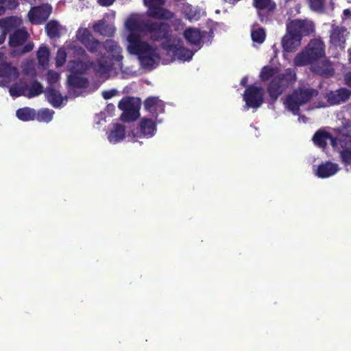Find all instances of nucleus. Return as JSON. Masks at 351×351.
I'll use <instances>...</instances> for the list:
<instances>
[{
	"label": "nucleus",
	"instance_id": "6",
	"mask_svg": "<svg viewBox=\"0 0 351 351\" xmlns=\"http://www.w3.org/2000/svg\"><path fill=\"white\" fill-rule=\"evenodd\" d=\"M243 100L247 108L257 109L264 102V90L261 86L250 85L243 94Z\"/></svg>",
	"mask_w": 351,
	"mask_h": 351
},
{
	"label": "nucleus",
	"instance_id": "50",
	"mask_svg": "<svg viewBox=\"0 0 351 351\" xmlns=\"http://www.w3.org/2000/svg\"><path fill=\"white\" fill-rule=\"evenodd\" d=\"M115 0H98V3L104 7H108L113 4Z\"/></svg>",
	"mask_w": 351,
	"mask_h": 351
},
{
	"label": "nucleus",
	"instance_id": "41",
	"mask_svg": "<svg viewBox=\"0 0 351 351\" xmlns=\"http://www.w3.org/2000/svg\"><path fill=\"white\" fill-rule=\"evenodd\" d=\"M49 50L45 47H40L37 51V58L39 64L44 65L49 62Z\"/></svg>",
	"mask_w": 351,
	"mask_h": 351
},
{
	"label": "nucleus",
	"instance_id": "40",
	"mask_svg": "<svg viewBox=\"0 0 351 351\" xmlns=\"http://www.w3.org/2000/svg\"><path fill=\"white\" fill-rule=\"evenodd\" d=\"M251 37L254 42L258 44L263 43L266 37L265 29L263 27H258L256 29H253L251 32Z\"/></svg>",
	"mask_w": 351,
	"mask_h": 351
},
{
	"label": "nucleus",
	"instance_id": "5",
	"mask_svg": "<svg viewBox=\"0 0 351 351\" xmlns=\"http://www.w3.org/2000/svg\"><path fill=\"white\" fill-rule=\"evenodd\" d=\"M118 107L123 111L120 119L123 122H132L140 117V101L132 97H123L119 102Z\"/></svg>",
	"mask_w": 351,
	"mask_h": 351
},
{
	"label": "nucleus",
	"instance_id": "58",
	"mask_svg": "<svg viewBox=\"0 0 351 351\" xmlns=\"http://www.w3.org/2000/svg\"><path fill=\"white\" fill-rule=\"evenodd\" d=\"M4 58V53L2 52H0V62L3 60Z\"/></svg>",
	"mask_w": 351,
	"mask_h": 351
},
{
	"label": "nucleus",
	"instance_id": "56",
	"mask_svg": "<svg viewBox=\"0 0 351 351\" xmlns=\"http://www.w3.org/2000/svg\"><path fill=\"white\" fill-rule=\"evenodd\" d=\"M258 14L261 21H262V22L264 21L265 16L262 14L261 10H258Z\"/></svg>",
	"mask_w": 351,
	"mask_h": 351
},
{
	"label": "nucleus",
	"instance_id": "47",
	"mask_svg": "<svg viewBox=\"0 0 351 351\" xmlns=\"http://www.w3.org/2000/svg\"><path fill=\"white\" fill-rule=\"evenodd\" d=\"M59 74L56 71L50 70L47 73V80L51 84L57 82V81L59 80Z\"/></svg>",
	"mask_w": 351,
	"mask_h": 351
},
{
	"label": "nucleus",
	"instance_id": "28",
	"mask_svg": "<svg viewBox=\"0 0 351 351\" xmlns=\"http://www.w3.org/2000/svg\"><path fill=\"white\" fill-rule=\"evenodd\" d=\"M346 28L337 26L334 27L330 35V43L336 47H341L346 41Z\"/></svg>",
	"mask_w": 351,
	"mask_h": 351
},
{
	"label": "nucleus",
	"instance_id": "43",
	"mask_svg": "<svg viewBox=\"0 0 351 351\" xmlns=\"http://www.w3.org/2000/svg\"><path fill=\"white\" fill-rule=\"evenodd\" d=\"M311 9L313 11L322 12L324 10L326 0H308Z\"/></svg>",
	"mask_w": 351,
	"mask_h": 351
},
{
	"label": "nucleus",
	"instance_id": "17",
	"mask_svg": "<svg viewBox=\"0 0 351 351\" xmlns=\"http://www.w3.org/2000/svg\"><path fill=\"white\" fill-rule=\"evenodd\" d=\"M311 65V71L318 75L330 77L333 76L335 71L331 62L328 60L318 61Z\"/></svg>",
	"mask_w": 351,
	"mask_h": 351
},
{
	"label": "nucleus",
	"instance_id": "15",
	"mask_svg": "<svg viewBox=\"0 0 351 351\" xmlns=\"http://www.w3.org/2000/svg\"><path fill=\"white\" fill-rule=\"evenodd\" d=\"M285 35L281 39V45L284 53H294L301 45V39L299 36L286 29Z\"/></svg>",
	"mask_w": 351,
	"mask_h": 351
},
{
	"label": "nucleus",
	"instance_id": "18",
	"mask_svg": "<svg viewBox=\"0 0 351 351\" xmlns=\"http://www.w3.org/2000/svg\"><path fill=\"white\" fill-rule=\"evenodd\" d=\"M351 96V91L346 88H340L335 91H330L326 98L331 105H337L347 101Z\"/></svg>",
	"mask_w": 351,
	"mask_h": 351
},
{
	"label": "nucleus",
	"instance_id": "11",
	"mask_svg": "<svg viewBox=\"0 0 351 351\" xmlns=\"http://www.w3.org/2000/svg\"><path fill=\"white\" fill-rule=\"evenodd\" d=\"M162 47L167 54L171 56L173 59L189 61L192 59L194 55L191 50L185 48L180 44L163 43H162Z\"/></svg>",
	"mask_w": 351,
	"mask_h": 351
},
{
	"label": "nucleus",
	"instance_id": "8",
	"mask_svg": "<svg viewBox=\"0 0 351 351\" xmlns=\"http://www.w3.org/2000/svg\"><path fill=\"white\" fill-rule=\"evenodd\" d=\"M286 29L299 36L302 40L303 36H309L315 32V25L311 21L296 19L287 23Z\"/></svg>",
	"mask_w": 351,
	"mask_h": 351
},
{
	"label": "nucleus",
	"instance_id": "35",
	"mask_svg": "<svg viewBox=\"0 0 351 351\" xmlns=\"http://www.w3.org/2000/svg\"><path fill=\"white\" fill-rule=\"evenodd\" d=\"M330 136V133L323 131H317L313 136V141L315 145L320 148H325L327 145L328 137Z\"/></svg>",
	"mask_w": 351,
	"mask_h": 351
},
{
	"label": "nucleus",
	"instance_id": "29",
	"mask_svg": "<svg viewBox=\"0 0 351 351\" xmlns=\"http://www.w3.org/2000/svg\"><path fill=\"white\" fill-rule=\"evenodd\" d=\"M46 97L50 104L54 108H59L63 101V98L59 91L53 87H47L46 89Z\"/></svg>",
	"mask_w": 351,
	"mask_h": 351
},
{
	"label": "nucleus",
	"instance_id": "51",
	"mask_svg": "<svg viewBox=\"0 0 351 351\" xmlns=\"http://www.w3.org/2000/svg\"><path fill=\"white\" fill-rule=\"evenodd\" d=\"M344 81L345 84L351 88V71L345 74Z\"/></svg>",
	"mask_w": 351,
	"mask_h": 351
},
{
	"label": "nucleus",
	"instance_id": "38",
	"mask_svg": "<svg viewBox=\"0 0 351 351\" xmlns=\"http://www.w3.org/2000/svg\"><path fill=\"white\" fill-rule=\"evenodd\" d=\"M54 112L52 110L48 108H43L36 112V120L40 122H50L53 116Z\"/></svg>",
	"mask_w": 351,
	"mask_h": 351
},
{
	"label": "nucleus",
	"instance_id": "30",
	"mask_svg": "<svg viewBox=\"0 0 351 351\" xmlns=\"http://www.w3.org/2000/svg\"><path fill=\"white\" fill-rule=\"evenodd\" d=\"M184 38L191 45H198L202 41V34L198 29L193 27L186 28L184 32Z\"/></svg>",
	"mask_w": 351,
	"mask_h": 351
},
{
	"label": "nucleus",
	"instance_id": "45",
	"mask_svg": "<svg viewBox=\"0 0 351 351\" xmlns=\"http://www.w3.org/2000/svg\"><path fill=\"white\" fill-rule=\"evenodd\" d=\"M71 49L73 50L75 56L82 58L84 60L89 58V56L86 53V50L81 46L72 45Z\"/></svg>",
	"mask_w": 351,
	"mask_h": 351
},
{
	"label": "nucleus",
	"instance_id": "25",
	"mask_svg": "<svg viewBox=\"0 0 351 351\" xmlns=\"http://www.w3.org/2000/svg\"><path fill=\"white\" fill-rule=\"evenodd\" d=\"M157 58L156 49L152 47L147 52L140 56L139 60L141 66L144 69H152Z\"/></svg>",
	"mask_w": 351,
	"mask_h": 351
},
{
	"label": "nucleus",
	"instance_id": "34",
	"mask_svg": "<svg viewBox=\"0 0 351 351\" xmlns=\"http://www.w3.org/2000/svg\"><path fill=\"white\" fill-rule=\"evenodd\" d=\"M28 88V85L26 82H23L21 80L19 82L13 84L9 89V93L11 96L14 97H19L20 96L27 97V94L26 90Z\"/></svg>",
	"mask_w": 351,
	"mask_h": 351
},
{
	"label": "nucleus",
	"instance_id": "9",
	"mask_svg": "<svg viewBox=\"0 0 351 351\" xmlns=\"http://www.w3.org/2000/svg\"><path fill=\"white\" fill-rule=\"evenodd\" d=\"M145 33H148L150 35L152 40L160 41L167 39L170 36L171 27L166 22H153L149 21Z\"/></svg>",
	"mask_w": 351,
	"mask_h": 351
},
{
	"label": "nucleus",
	"instance_id": "31",
	"mask_svg": "<svg viewBox=\"0 0 351 351\" xmlns=\"http://www.w3.org/2000/svg\"><path fill=\"white\" fill-rule=\"evenodd\" d=\"M48 37L51 39L60 37V25L56 20L48 21L45 27Z\"/></svg>",
	"mask_w": 351,
	"mask_h": 351
},
{
	"label": "nucleus",
	"instance_id": "55",
	"mask_svg": "<svg viewBox=\"0 0 351 351\" xmlns=\"http://www.w3.org/2000/svg\"><path fill=\"white\" fill-rule=\"evenodd\" d=\"M344 16L347 17L351 16V10L349 9H345L343 12Z\"/></svg>",
	"mask_w": 351,
	"mask_h": 351
},
{
	"label": "nucleus",
	"instance_id": "53",
	"mask_svg": "<svg viewBox=\"0 0 351 351\" xmlns=\"http://www.w3.org/2000/svg\"><path fill=\"white\" fill-rule=\"evenodd\" d=\"M6 38V35L3 32L0 35V45L3 43Z\"/></svg>",
	"mask_w": 351,
	"mask_h": 351
},
{
	"label": "nucleus",
	"instance_id": "59",
	"mask_svg": "<svg viewBox=\"0 0 351 351\" xmlns=\"http://www.w3.org/2000/svg\"><path fill=\"white\" fill-rule=\"evenodd\" d=\"M350 61L351 62V49L349 51Z\"/></svg>",
	"mask_w": 351,
	"mask_h": 351
},
{
	"label": "nucleus",
	"instance_id": "32",
	"mask_svg": "<svg viewBox=\"0 0 351 351\" xmlns=\"http://www.w3.org/2000/svg\"><path fill=\"white\" fill-rule=\"evenodd\" d=\"M67 82L70 86L78 88H86L89 84L86 77L79 76L75 73L68 76Z\"/></svg>",
	"mask_w": 351,
	"mask_h": 351
},
{
	"label": "nucleus",
	"instance_id": "46",
	"mask_svg": "<svg viewBox=\"0 0 351 351\" xmlns=\"http://www.w3.org/2000/svg\"><path fill=\"white\" fill-rule=\"evenodd\" d=\"M66 53L64 50L60 49H58L56 58V64L57 66H61L66 62Z\"/></svg>",
	"mask_w": 351,
	"mask_h": 351
},
{
	"label": "nucleus",
	"instance_id": "19",
	"mask_svg": "<svg viewBox=\"0 0 351 351\" xmlns=\"http://www.w3.org/2000/svg\"><path fill=\"white\" fill-rule=\"evenodd\" d=\"M339 157L341 163L351 167V139L345 138L339 141Z\"/></svg>",
	"mask_w": 351,
	"mask_h": 351
},
{
	"label": "nucleus",
	"instance_id": "49",
	"mask_svg": "<svg viewBox=\"0 0 351 351\" xmlns=\"http://www.w3.org/2000/svg\"><path fill=\"white\" fill-rule=\"evenodd\" d=\"M344 138H343V139ZM328 140L330 141V145L333 148L338 147V149H339V141L342 140V138H337L330 134V136L328 137Z\"/></svg>",
	"mask_w": 351,
	"mask_h": 351
},
{
	"label": "nucleus",
	"instance_id": "48",
	"mask_svg": "<svg viewBox=\"0 0 351 351\" xmlns=\"http://www.w3.org/2000/svg\"><path fill=\"white\" fill-rule=\"evenodd\" d=\"M117 93V90L116 89H111L109 90H104L101 95L105 99H110L115 96Z\"/></svg>",
	"mask_w": 351,
	"mask_h": 351
},
{
	"label": "nucleus",
	"instance_id": "27",
	"mask_svg": "<svg viewBox=\"0 0 351 351\" xmlns=\"http://www.w3.org/2000/svg\"><path fill=\"white\" fill-rule=\"evenodd\" d=\"M83 61L79 59L70 62L71 71L75 74H85L91 68V60L87 59Z\"/></svg>",
	"mask_w": 351,
	"mask_h": 351
},
{
	"label": "nucleus",
	"instance_id": "20",
	"mask_svg": "<svg viewBox=\"0 0 351 351\" xmlns=\"http://www.w3.org/2000/svg\"><path fill=\"white\" fill-rule=\"evenodd\" d=\"M338 170L337 164L326 161L317 167L316 175L320 178H326L335 175Z\"/></svg>",
	"mask_w": 351,
	"mask_h": 351
},
{
	"label": "nucleus",
	"instance_id": "44",
	"mask_svg": "<svg viewBox=\"0 0 351 351\" xmlns=\"http://www.w3.org/2000/svg\"><path fill=\"white\" fill-rule=\"evenodd\" d=\"M157 97H149L144 101V106L145 110L148 111L154 110V108L160 101Z\"/></svg>",
	"mask_w": 351,
	"mask_h": 351
},
{
	"label": "nucleus",
	"instance_id": "26",
	"mask_svg": "<svg viewBox=\"0 0 351 351\" xmlns=\"http://www.w3.org/2000/svg\"><path fill=\"white\" fill-rule=\"evenodd\" d=\"M104 49L112 55L117 61H121L123 58L121 55V48L117 42L112 40H106L103 43Z\"/></svg>",
	"mask_w": 351,
	"mask_h": 351
},
{
	"label": "nucleus",
	"instance_id": "57",
	"mask_svg": "<svg viewBox=\"0 0 351 351\" xmlns=\"http://www.w3.org/2000/svg\"><path fill=\"white\" fill-rule=\"evenodd\" d=\"M5 12V8L3 6H0V16L3 15Z\"/></svg>",
	"mask_w": 351,
	"mask_h": 351
},
{
	"label": "nucleus",
	"instance_id": "54",
	"mask_svg": "<svg viewBox=\"0 0 351 351\" xmlns=\"http://www.w3.org/2000/svg\"><path fill=\"white\" fill-rule=\"evenodd\" d=\"M247 83V77H243L242 80H241V85L243 86H246Z\"/></svg>",
	"mask_w": 351,
	"mask_h": 351
},
{
	"label": "nucleus",
	"instance_id": "39",
	"mask_svg": "<svg viewBox=\"0 0 351 351\" xmlns=\"http://www.w3.org/2000/svg\"><path fill=\"white\" fill-rule=\"evenodd\" d=\"M27 90H29V93L27 97L32 98L40 95L43 92V86L39 82L35 80L29 86H28Z\"/></svg>",
	"mask_w": 351,
	"mask_h": 351
},
{
	"label": "nucleus",
	"instance_id": "37",
	"mask_svg": "<svg viewBox=\"0 0 351 351\" xmlns=\"http://www.w3.org/2000/svg\"><path fill=\"white\" fill-rule=\"evenodd\" d=\"M253 5L258 10L273 11L276 8L275 3L271 0H253Z\"/></svg>",
	"mask_w": 351,
	"mask_h": 351
},
{
	"label": "nucleus",
	"instance_id": "21",
	"mask_svg": "<svg viewBox=\"0 0 351 351\" xmlns=\"http://www.w3.org/2000/svg\"><path fill=\"white\" fill-rule=\"evenodd\" d=\"M22 23V19L18 16H7L0 19V27L3 29L2 32L6 35L12 29H18Z\"/></svg>",
	"mask_w": 351,
	"mask_h": 351
},
{
	"label": "nucleus",
	"instance_id": "24",
	"mask_svg": "<svg viewBox=\"0 0 351 351\" xmlns=\"http://www.w3.org/2000/svg\"><path fill=\"white\" fill-rule=\"evenodd\" d=\"M93 29L95 33L108 37L112 36L115 31L114 27L104 19L96 21L93 25Z\"/></svg>",
	"mask_w": 351,
	"mask_h": 351
},
{
	"label": "nucleus",
	"instance_id": "14",
	"mask_svg": "<svg viewBox=\"0 0 351 351\" xmlns=\"http://www.w3.org/2000/svg\"><path fill=\"white\" fill-rule=\"evenodd\" d=\"M19 73L16 67L10 62L0 64V86H4L19 77Z\"/></svg>",
	"mask_w": 351,
	"mask_h": 351
},
{
	"label": "nucleus",
	"instance_id": "2",
	"mask_svg": "<svg viewBox=\"0 0 351 351\" xmlns=\"http://www.w3.org/2000/svg\"><path fill=\"white\" fill-rule=\"evenodd\" d=\"M325 44L320 38L310 40L307 45L293 59L297 66H304L321 60L325 57Z\"/></svg>",
	"mask_w": 351,
	"mask_h": 351
},
{
	"label": "nucleus",
	"instance_id": "16",
	"mask_svg": "<svg viewBox=\"0 0 351 351\" xmlns=\"http://www.w3.org/2000/svg\"><path fill=\"white\" fill-rule=\"evenodd\" d=\"M156 121H154L148 118L142 119L136 128L137 133H139V134H135L134 132H132L133 136L152 137L156 132Z\"/></svg>",
	"mask_w": 351,
	"mask_h": 351
},
{
	"label": "nucleus",
	"instance_id": "33",
	"mask_svg": "<svg viewBox=\"0 0 351 351\" xmlns=\"http://www.w3.org/2000/svg\"><path fill=\"white\" fill-rule=\"evenodd\" d=\"M16 115L21 121H29L35 120L36 112L33 108L25 107L18 109L16 112Z\"/></svg>",
	"mask_w": 351,
	"mask_h": 351
},
{
	"label": "nucleus",
	"instance_id": "52",
	"mask_svg": "<svg viewBox=\"0 0 351 351\" xmlns=\"http://www.w3.org/2000/svg\"><path fill=\"white\" fill-rule=\"evenodd\" d=\"M19 6V2L17 0H9L8 7L11 10L16 9Z\"/></svg>",
	"mask_w": 351,
	"mask_h": 351
},
{
	"label": "nucleus",
	"instance_id": "3",
	"mask_svg": "<svg viewBox=\"0 0 351 351\" xmlns=\"http://www.w3.org/2000/svg\"><path fill=\"white\" fill-rule=\"evenodd\" d=\"M317 95L318 91L316 89L304 86L298 87L286 97L285 104L289 110L293 112L294 114H298L300 107L308 103Z\"/></svg>",
	"mask_w": 351,
	"mask_h": 351
},
{
	"label": "nucleus",
	"instance_id": "12",
	"mask_svg": "<svg viewBox=\"0 0 351 351\" xmlns=\"http://www.w3.org/2000/svg\"><path fill=\"white\" fill-rule=\"evenodd\" d=\"M128 45V50L130 54L136 55L138 58L145 53L152 46L141 39L138 33L131 32L127 38Z\"/></svg>",
	"mask_w": 351,
	"mask_h": 351
},
{
	"label": "nucleus",
	"instance_id": "4",
	"mask_svg": "<svg viewBox=\"0 0 351 351\" xmlns=\"http://www.w3.org/2000/svg\"><path fill=\"white\" fill-rule=\"evenodd\" d=\"M29 35L25 27L15 29L9 36L8 45L12 48L14 56H22L32 51L34 45L32 41H28Z\"/></svg>",
	"mask_w": 351,
	"mask_h": 351
},
{
	"label": "nucleus",
	"instance_id": "23",
	"mask_svg": "<svg viewBox=\"0 0 351 351\" xmlns=\"http://www.w3.org/2000/svg\"><path fill=\"white\" fill-rule=\"evenodd\" d=\"M125 137V127L121 123L113 124L112 129L108 133V139L111 143H117Z\"/></svg>",
	"mask_w": 351,
	"mask_h": 351
},
{
	"label": "nucleus",
	"instance_id": "22",
	"mask_svg": "<svg viewBox=\"0 0 351 351\" xmlns=\"http://www.w3.org/2000/svg\"><path fill=\"white\" fill-rule=\"evenodd\" d=\"M149 21H144L137 18H129L125 22L126 28L131 32H144L147 31Z\"/></svg>",
	"mask_w": 351,
	"mask_h": 351
},
{
	"label": "nucleus",
	"instance_id": "7",
	"mask_svg": "<svg viewBox=\"0 0 351 351\" xmlns=\"http://www.w3.org/2000/svg\"><path fill=\"white\" fill-rule=\"evenodd\" d=\"M76 39L92 53H95L101 47L102 43L95 38L90 31L86 27H80L75 34Z\"/></svg>",
	"mask_w": 351,
	"mask_h": 351
},
{
	"label": "nucleus",
	"instance_id": "60",
	"mask_svg": "<svg viewBox=\"0 0 351 351\" xmlns=\"http://www.w3.org/2000/svg\"><path fill=\"white\" fill-rule=\"evenodd\" d=\"M5 0H0V3L4 2Z\"/></svg>",
	"mask_w": 351,
	"mask_h": 351
},
{
	"label": "nucleus",
	"instance_id": "1",
	"mask_svg": "<svg viewBox=\"0 0 351 351\" xmlns=\"http://www.w3.org/2000/svg\"><path fill=\"white\" fill-rule=\"evenodd\" d=\"M277 69L269 66L262 68L260 78L263 82L270 80L267 87L269 97V104L274 105L279 97L297 80L295 72L287 69L282 72L276 73Z\"/></svg>",
	"mask_w": 351,
	"mask_h": 351
},
{
	"label": "nucleus",
	"instance_id": "10",
	"mask_svg": "<svg viewBox=\"0 0 351 351\" xmlns=\"http://www.w3.org/2000/svg\"><path fill=\"white\" fill-rule=\"evenodd\" d=\"M144 3L149 9V15L154 19L169 20L173 17L172 12L162 8L165 0H144Z\"/></svg>",
	"mask_w": 351,
	"mask_h": 351
},
{
	"label": "nucleus",
	"instance_id": "13",
	"mask_svg": "<svg viewBox=\"0 0 351 351\" xmlns=\"http://www.w3.org/2000/svg\"><path fill=\"white\" fill-rule=\"evenodd\" d=\"M52 12V8L50 5L42 4L38 6L32 7L27 13L29 22L34 25H39L45 22Z\"/></svg>",
	"mask_w": 351,
	"mask_h": 351
},
{
	"label": "nucleus",
	"instance_id": "42",
	"mask_svg": "<svg viewBox=\"0 0 351 351\" xmlns=\"http://www.w3.org/2000/svg\"><path fill=\"white\" fill-rule=\"evenodd\" d=\"M154 110L148 111L152 116L153 118L157 121V123H160L162 120L158 119V116L160 114H162L165 112V104L162 101H160L157 106L153 108Z\"/></svg>",
	"mask_w": 351,
	"mask_h": 351
},
{
	"label": "nucleus",
	"instance_id": "36",
	"mask_svg": "<svg viewBox=\"0 0 351 351\" xmlns=\"http://www.w3.org/2000/svg\"><path fill=\"white\" fill-rule=\"evenodd\" d=\"M91 68L96 73L104 75L107 73L110 70L109 65L106 61L98 60L97 61H91Z\"/></svg>",
	"mask_w": 351,
	"mask_h": 351
}]
</instances>
